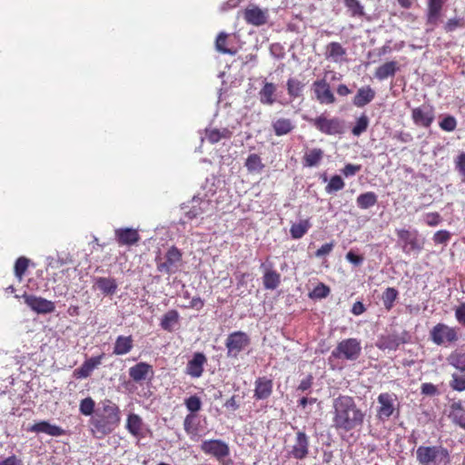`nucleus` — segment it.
I'll return each instance as SVG.
<instances>
[{
	"mask_svg": "<svg viewBox=\"0 0 465 465\" xmlns=\"http://www.w3.org/2000/svg\"><path fill=\"white\" fill-rule=\"evenodd\" d=\"M121 422L119 406L109 399L99 403L94 414L90 418L88 425L91 435L98 440L113 433Z\"/></svg>",
	"mask_w": 465,
	"mask_h": 465,
	"instance_id": "obj_1",
	"label": "nucleus"
},
{
	"mask_svg": "<svg viewBox=\"0 0 465 465\" xmlns=\"http://www.w3.org/2000/svg\"><path fill=\"white\" fill-rule=\"evenodd\" d=\"M333 426L350 431L363 424L365 413L357 406L353 397L340 395L333 401Z\"/></svg>",
	"mask_w": 465,
	"mask_h": 465,
	"instance_id": "obj_2",
	"label": "nucleus"
},
{
	"mask_svg": "<svg viewBox=\"0 0 465 465\" xmlns=\"http://www.w3.org/2000/svg\"><path fill=\"white\" fill-rule=\"evenodd\" d=\"M420 465H450V455L442 445L420 446L416 450Z\"/></svg>",
	"mask_w": 465,
	"mask_h": 465,
	"instance_id": "obj_3",
	"label": "nucleus"
},
{
	"mask_svg": "<svg viewBox=\"0 0 465 465\" xmlns=\"http://www.w3.org/2000/svg\"><path fill=\"white\" fill-rule=\"evenodd\" d=\"M361 354V341L357 338H348L341 341L332 350L331 357L349 361H355Z\"/></svg>",
	"mask_w": 465,
	"mask_h": 465,
	"instance_id": "obj_4",
	"label": "nucleus"
},
{
	"mask_svg": "<svg viewBox=\"0 0 465 465\" xmlns=\"http://www.w3.org/2000/svg\"><path fill=\"white\" fill-rule=\"evenodd\" d=\"M402 252L405 254L420 253L424 247V240L417 230L396 229L395 231Z\"/></svg>",
	"mask_w": 465,
	"mask_h": 465,
	"instance_id": "obj_5",
	"label": "nucleus"
},
{
	"mask_svg": "<svg viewBox=\"0 0 465 465\" xmlns=\"http://www.w3.org/2000/svg\"><path fill=\"white\" fill-rule=\"evenodd\" d=\"M251 343L249 335L242 331L230 333L225 341L228 358H237Z\"/></svg>",
	"mask_w": 465,
	"mask_h": 465,
	"instance_id": "obj_6",
	"label": "nucleus"
},
{
	"mask_svg": "<svg viewBox=\"0 0 465 465\" xmlns=\"http://www.w3.org/2000/svg\"><path fill=\"white\" fill-rule=\"evenodd\" d=\"M182 257L183 254L177 247H170L166 252L163 259L160 257L156 258L155 261L157 271L166 274L174 273L179 267Z\"/></svg>",
	"mask_w": 465,
	"mask_h": 465,
	"instance_id": "obj_7",
	"label": "nucleus"
},
{
	"mask_svg": "<svg viewBox=\"0 0 465 465\" xmlns=\"http://www.w3.org/2000/svg\"><path fill=\"white\" fill-rule=\"evenodd\" d=\"M53 271L51 281L53 282H62L67 283L71 277V268L66 266V262L59 256H49L47 258L46 271Z\"/></svg>",
	"mask_w": 465,
	"mask_h": 465,
	"instance_id": "obj_8",
	"label": "nucleus"
},
{
	"mask_svg": "<svg viewBox=\"0 0 465 465\" xmlns=\"http://www.w3.org/2000/svg\"><path fill=\"white\" fill-rule=\"evenodd\" d=\"M430 340L437 345L454 343L459 340L458 329L445 323H437L430 331Z\"/></svg>",
	"mask_w": 465,
	"mask_h": 465,
	"instance_id": "obj_9",
	"label": "nucleus"
},
{
	"mask_svg": "<svg viewBox=\"0 0 465 465\" xmlns=\"http://www.w3.org/2000/svg\"><path fill=\"white\" fill-rule=\"evenodd\" d=\"M201 450L221 461L230 455L229 445L219 439L204 440L200 445Z\"/></svg>",
	"mask_w": 465,
	"mask_h": 465,
	"instance_id": "obj_10",
	"label": "nucleus"
},
{
	"mask_svg": "<svg viewBox=\"0 0 465 465\" xmlns=\"http://www.w3.org/2000/svg\"><path fill=\"white\" fill-rule=\"evenodd\" d=\"M397 396L394 393L382 392L378 398L379 406L376 411V417L381 421L389 420L395 411Z\"/></svg>",
	"mask_w": 465,
	"mask_h": 465,
	"instance_id": "obj_11",
	"label": "nucleus"
},
{
	"mask_svg": "<svg viewBox=\"0 0 465 465\" xmlns=\"http://www.w3.org/2000/svg\"><path fill=\"white\" fill-rule=\"evenodd\" d=\"M310 123L321 133L327 135H335L342 133V125L338 118H327L321 114L310 119Z\"/></svg>",
	"mask_w": 465,
	"mask_h": 465,
	"instance_id": "obj_12",
	"label": "nucleus"
},
{
	"mask_svg": "<svg viewBox=\"0 0 465 465\" xmlns=\"http://www.w3.org/2000/svg\"><path fill=\"white\" fill-rule=\"evenodd\" d=\"M310 451V440L304 431L299 430L296 432L293 444L288 451V457L295 460H304L309 455Z\"/></svg>",
	"mask_w": 465,
	"mask_h": 465,
	"instance_id": "obj_13",
	"label": "nucleus"
},
{
	"mask_svg": "<svg viewBox=\"0 0 465 465\" xmlns=\"http://www.w3.org/2000/svg\"><path fill=\"white\" fill-rule=\"evenodd\" d=\"M411 119L417 126L429 128L435 119L434 107L430 104H422L413 108Z\"/></svg>",
	"mask_w": 465,
	"mask_h": 465,
	"instance_id": "obj_14",
	"label": "nucleus"
},
{
	"mask_svg": "<svg viewBox=\"0 0 465 465\" xmlns=\"http://www.w3.org/2000/svg\"><path fill=\"white\" fill-rule=\"evenodd\" d=\"M25 303L34 312L39 314L54 312L55 310L54 302L40 296L33 294H23Z\"/></svg>",
	"mask_w": 465,
	"mask_h": 465,
	"instance_id": "obj_15",
	"label": "nucleus"
},
{
	"mask_svg": "<svg viewBox=\"0 0 465 465\" xmlns=\"http://www.w3.org/2000/svg\"><path fill=\"white\" fill-rule=\"evenodd\" d=\"M316 100L322 104H334L336 98L331 90L329 83L325 79L316 80L312 85Z\"/></svg>",
	"mask_w": 465,
	"mask_h": 465,
	"instance_id": "obj_16",
	"label": "nucleus"
},
{
	"mask_svg": "<svg viewBox=\"0 0 465 465\" xmlns=\"http://www.w3.org/2000/svg\"><path fill=\"white\" fill-rule=\"evenodd\" d=\"M125 429L134 438L141 440L146 437L150 430L143 419L136 413H129L126 418Z\"/></svg>",
	"mask_w": 465,
	"mask_h": 465,
	"instance_id": "obj_17",
	"label": "nucleus"
},
{
	"mask_svg": "<svg viewBox=\"0 0 465 465\" xmlns=\"http://www.w3.org/2000/svg\"><path fill=\"white\" fill-rule=\"evenodd\" d=\"M207 363V357L203 352H194L192 359L188 361L185 368V373L192 378H200Z\"/></svg>",
	"mask_w": 465,
	"mask_h": 465,
	"instance_id": "obj_18",
	"label": "nucleus"
},
{
	"mask_svg": "<svg viewBox=\"0 0 465 465\" xmlns=\"http://www.w3.org/2000/svg\"><path fill=\"white\" fill-rule=\"evenodd\" d=\"M104 358V353H101L97 356L91 357L84 361L81 367L74 369L73 376L75 379H86L88 378L94 369L102 364Z\"/></svg>",
	"mask_w": 465,
	"mask_h": 465,
	"instance_id": "obj_19",
	"label": "nucleus"
},
{
	"mask_svg": "<svg viewBox=\"0 0 465 465\" xmlns=\"http://www.w3.org/2000/svg\"><path fill=\"white\" fill-rule=\"evenodd\" d=\"M114 237L120 246L135 245L141 239L138 231L133 228L115 229Z\"/></svg>",
	"mask_w": 465,
	"mask_h": 465,
	"instance_id": "obj_20",
	"label": "nucleus"
},
{
	"mask_svg": "<svg viewBox=\"0 0 465 465\" xmlns=\"http://www.w3.org/2000/svg\"><path fill=\"white\" fill-rule=\"evenodd\" d=\"M267 17V11L262 10L256 5H250L243 12V18L246 23L255 26L266 24Z\"/></svg>",
	"mask_w": 465,
	"mask_h": 465,
	"instance_id": "obj_21",
	"label": "nucleus"
},
{
	"mask_svg": "<svg viewBox=\"0 0 465 465\" xmlns=\"http://www.w3.org/2000/svg\"><path fill=\"white\" fill-rule=\"evenodd\" d=\"M406 333L401 336L397 333H389L386 335H382L377 343V346L381 350H391L395 351L401 344L406 343L408 341L405 338Z\"/></svg>",
	"mask_w": 465,
	"mask_h": 465,
	"instance_id": "obj_22",
	"label": "nucleus"
},
{
	"mask_svg": "<svg viewBox=\"0 0 465 465\" xmlns=\"http://www.w3.org/2000/svg\"><path fill=\"white\" fill-rule=\"evenodd\" d=\"M28 431L35 433H45L53 437H59L64 435L65 431L61 427L51 424L46 420H42L33 424L27 429Z\"/></svg>",
	"mask_w": 465,
	"mask_h": 465,
	"instance_id": "obj_23",
	"label": "nucleus"
},
{
	"mask_svg": "<svg viewBox=\"0 0 465 465\" xmlns=\"http://www.w3.org/2000/svg\"><path fill=\"white\" fill-rule=\"evenodd\" d=\"M254 386L253 397L256 400H266L272 393V381L265 376L257 378Z\"/></svg>",
	"mask_w": 465,
	"mask_h": 465,
	"instance_id": "obj_24",
	"label": "nucleus"
},
{
	"mask_svg": "<svg viewBox=\"0 0 465 465\" xmlns=\"http://www.w3.org/2000/svg\"><path fill=\"white\" fill-rule=\"evenodd\" d=\"M149 375H153V370L147 362L141 361L129 369V376L135 382L144 381Z\"/></svg>",
	"mask_w": 465,
	"mask_h": 465,
	"instance_id": "obj_25",
	"label": "nucleus"
},
{
	"mask_svg": "<svg viewBox=\"0 0 465 465\" xmlns=\"http://www.w3.org/2000/svg\"><path fill=\"white\" fill-rule=\"evenodd\" d=\"M277 85L271 82H264L262 87L259 91V100L262 104L272 105L276 98Z\"/></svg>",
	"mask_w": 465,
	"mask_h": 465,
	"instance_id": "obj_26",
	"label": "nucleus"
},
{
	"mask_svg": "<svg viewBox=\"0 0 465 465\" xmlns=\"http://www.w3.org/2000/svg\"><path fill=\"white\" fill-rule=\"evenodd\" d=\"M183 430L193 440H198L201 437L200 421L196 414L189 413L185 416Z\"/></svg>",
	"mask_w": 465,
	"mask_h": 465,
	"instance_id": "obj_27",
	"label": "nucleus"
},
{
	"mask_svg": "<svg viewBox=\"0 0 465 465\" xmlns=\"http://www.w3.org/2000/svg\"><path fill=\"white\" fill-rule=\"evenodd\" d=\"M375 91L370 85L363 86L358 90L352 103L356 107L362 108L370 104L375 98Z\"/></svg>",
	"mask_w": 465,
	"mask_h": 465,
	"instance_id": "obj_28",
	"label": "nucleus"
},
{
	"mask_svg": "<svg viewBox=\"0 0 465 465\" xmlns=\"http://www.w3.org/2000/svg\"><path fill=\"white\" fill-rule=\"evenodd\" d=\"M346 54V49L338 42H331L326 45L325 57L334 63H341Z\"/></svg>",
	"mask_w": 465,
	"mask_h": 465,
	"instance_id": "obj_29",
	"label": "nucleus"
},
{
	"mask_svg": "<svg viewBox=\"0 0 465 465\" xmlns=\"http://www.w3.org/2000/svg\"><path fill=\"white\" fill-rule=\"evenodd\" d=\"M446 0H428L427 23L436 25Z\"/></svg>",
	"mask_w": 465,
	"mask_h": 465,
	"instance_id": "obj_30",
	"label": "nucleus"
},
{
	"mask_svg": "<svg viewBox=\"0 0 465 465\" xmlns=\"http://www.w3.org/2000/svg\"><path fill=\"white\" fill-rule=\"evenodd\" d=\"M272 128L276 136H283L291 134L295 125L291 119L281 117L272 122Z\"/></svg>",
	"mask_w": 465,
	"mask_h": 465,
	"instance_id": "obj_31",
	"label": "nucleus"
},
{
	"mask_svg": "<svg viewBox=\"0 0 465 465\" xmlns=\"http://www.w3.org/2000/svg\"><path fill=\"white\" fill-rule=\"evenodd\" d=\"M449 365L465 373V349H456L452 351L447 357Z\"/></svg>",
	"mask_w": 465,
	"mask_h": 465,
	"instance_id": "obj_32",
	"label": "nucleus"
},
{
	"mask_svg": "<svg viewBox=\"0 0 465 465\" xmlns=\"http://www.w3.org/2000/svg\"><path fill=\"white\" fill-rule=\"evenodd\" d=\"M180 314L176 310H169L165 312L160 322V326L163 331L172 332L174 331V327L179 324Z\"/></svg>",
	"mask_w": 465,
	"mask_h": 465,
	"instance_id": "obj_33",
	"label": "nucleus"
},
{
	"mask_svg": "<svg viewBox=\"0 0 465 465\" xmlns=\"http://www.w3.org/2000/svg\"><path fill=\"white\" fill-rule=\"evenodd\" d=\"M134 347L132 336L120 335L114 342L113 353L115 355H124L131 351Z\"/></svg>",
	"mask_w": 465,
	"mask_h": 465,
	"instance_id": "obj_34",
	"label": "nucleus"
},
{
	"mask_svg": "<svg viewBox=\"0 0 465 465\" xmlns=\"http://www.w3.org/2000/svg\"><path fill=\"white\" fill-rule=\"evenodd\" d=\"M305 84L296 77H290L286 82L287 94L292 100L302 96Z\"/></svg>",
	"mask_w": 465,
	"mask_h": 465,
	"instance_id": "obj_35",
	"label": "nucleus"
},
{
	"mask_svg": "<svg viewBox=\"0 0 465 465\" xmlns=\"http://www.w3.org/2000/svg\"><path fill=\"white\" fill-rule=\"evenodd\" d=\"M398 70L399 67L397 62L390 61L377 67L374 75L379 80H384L388 77L394 76Z\"/></svg>",
	"mask_w": 465,
	"mask_h": 465,
	"instance_id": "obj_36",
	"label": "nucleus"
},
{
	"mask_svg": "<svg viewBox=\"0 0 465 465\" xmlns=\"http://www.w3.org/2000/svg\"><path fill=\"white\" fill-rule=\"evenodd\" d=\"M94 284L104 295H112L117 290V283L114 278L98 277L95 279Z\"/></svg>",
	"mask_w": 465,
	"mask_h": 465,
	"instance_id": "obj_37",
	"label": "nucleus"
},
{
	"mask_svg": "<svg viewBox=\"0 0 465 465\" xmlns=\"http://www.w3.org/2000/svg\"><path fill=\"white\" fill-rule=\"evenodd\" d=\"M324 155L323 150L321 148H313L306 152L302 157V163L305 167L317 166L322 160Z\"/></svg>",
	"mask_w": 465,
	"mask_h": 465,
	"instance_id": "obj_38",
	"label": "nucleus"
},
{
	"mask_svg": "<svg viewBox=\"0 0 465 465\" xmlns=\"http://www.w3.org/2000/svg\"><path fill=\"white\" fill-rule=\"evenodd\" d=\"M263 286L267 290H275L281 283V274L275 270L267 269L262 277Z\"/></svg>",
	"mask_w": 465,
	"mask_h": 465,
	"instance_id": "obj_39",
	"label": "nucleus"
},
{
	"mask_svg": "<svg viewBox=\"0 0 465 465\" xmlns=\"http://www.w3.org/2000/svg\"><path fill=\"white\" fill-rule=\"evenodd\" d=\"M312 224L308 219L301 220L297 223H293L290 228V233L292 239L298 240L303 237Z\"/></svg>",
	"mask_w": 465,
	"mask_h": 465,
	"instance_id": "obj_40",
	"label": "nucleus"
},
{
	"mask_svg": "<svg viewBox=\"0 0 465 465\" xmlns=\"http://www.w3.org/2000/svg\"><path fill=\"white\" fill-rule=\"evenodd\" d=\"M377 202L378 197L374 192L361 193L356 199L358 207L364 210L374 206Z\"/></svg>",
	"mask_w": 465,
	"mask_h": 465,
	"instance_id": "obj_41",
	"label": "nucleus"
},
{
	"mask_svg": "<svg viewBox=\"0 0 465 465\" xmlns=\"http://www.w3.org/2000/svg\"><path fill=\"white\" fill-rule=\"evenodd\" d=\"M244 165L247 168L248 172L251 173H261L264 168V164L262 162V158L257 153L249 154L248 157L246 158Z\"/></svg>",
	"mask_w": 465,
	"mask_h": 465,
	"instance_id": "obj_42",
	"label": "nucleus"
},
{
	"mask_svg": "<svg viewBox=\"0 0 465 465\" xmlns=\"http://www.w3.org/2000/svg\"><path fill=\"white\" fill-rule=\"evenodd\" d=\"M228 38H229L228 34H226L224 32L220 33L217 35L216 40H215V48L218 52H220L222 54H235L236 49L230 48L228 46Z\"/></svg>",
	"mask_w": 465,
	"mask_h": 465,
	"instance_id": "obj_43",
	"label": "nucleus"
},
{
	"mask_svg": "<svg viewBox=\"0 0 465 465\" xmlns=\"http://www.w3.org/2000/svg\"><path fill=\"white\" fill-rule=\"evenodd\" d=\"M399 296V292L394 287H388L384 290L381 295V301L384 308L391 311L394 306V302Z\"/></svg>",
	"mask_w": 465,
	"mask_h": 465,
	"instance_id": "obj_44",
	"label": "nucleus"
},
{
	"mask_svg": "<svg viewBox=\"0 0 465 465\" xmlns=\"http://www.w3.org/2000/svg\"><path fill=\"white\" fill-rule=\"evenodd\" d=\"M232 133L228 129H212L206 131V137L211 143H216L223 138H230Z\"/></svg>",
	"mask_w": 465,
	"mask_h": 465,
	"instance_id": "obj_45",
	"label": "nucleus"
},
{
	"mask_svg": "<svg viewBox=\"0 0 465 465\" xmlns=\"http://www.w3.org/2000/svg\"><path fill=\"white\" fill-rule=\"evenodd\" d=\"M95 401L91 397L81 400L79 404V411L84 416H93L95 412Z\"/></svg>",
	"mask_w": 465,
	"mask_h": 465,
	"instance_id": "obj_46",
	"label": "nucleus"
},
{
	"mask_svg": "<svg viewBox=\"0 0 465 465\" xmlns=\"http://www.w3.org/2000/svg\"><path fill=\"white\" fill-rule=\"evenodd\" d=\"M450 387L456 391H465V373L454 372L451 375V380L450 381Z\"/></svg>",
	"mask_w": 465,
	"mask_h": 465,
	"instance_id": "obj_47",
	"label": "nucleus"
},
{
	"mask_svg": "<svg viewBox=\"0 0 465 465\" xmlns=\"http://www.w3.org/2000/svg\"><path fill=\"white\" fill-rule=\"evenodd\" d=\"M345 186V183L340 175H333L330 179L328 184L325 186L327 193H333L340 190H342Z\"/></svg>",
	"mask_w": 465,
	"mask_h": 465,
	"instance_id": "obj_48",
	"label": "nucleus"
},
{
	"mask_svg": "<svg viewBox=\"0 0 465 465\" xmlns=\"http://www.w3.org/2000/svg\"><path fill=\"white\" fill-rule=\"evenodd\" d=\"M343 2L351 16H362L364 15L363 6L359 0H343Z\"/></svg>",
	"mask_w": 465,
	"mask_h": 465,
	"instance_id": "obj_49",
	"label": "nucleus"
},
{
	"mask_svg": "<svg viewBox=\"0 0 465 465\" xmlns=\"http://www.w3.org/2000/svg\"><path fill=\"white\" fill-rule=\"evenodd\" d=\"M330 287L323 282H320L313 288L312 292H310V297L312 299H324L330 294Z\"/></svg>",
	"mask_w": 465,
	"mask_h": 465,
	"instance_id": "obj_50",
	"label": "nucleus"
},
{
	"mask_svg": "<svg viewBox=\"0 0 465 465\" xmlns=\"http://www.w3.org/2000/svg\"><path fill=\"white\" fill-rule=\"evenodd\" d=\"M184 405L191 413L195 414L202 408V401L197 395H192L184 400Z\"/></svg>",
	"mask_w": 465,
	"mask_h": 465,
	"instance_id": "obj_51",
	"label": "nucleus"
},
{
	"mask_svg": "<svg viewBox=\"0 0 465 465\" xmlns=\"http://www.w3.org/2000/svg\"><path fill=\"white\" fill-rule=\"evenodd\" d=\"M368 125H369V118L365 114L361 115L357 119L356 124L351 130L352 134L355 136L361 135L362 133H364L367 130Z\"/></svg>",
	"mask_w": 465,
	"mask_h": 465,
	"instance_id": "obj_52",
	"label": "nucleus"
},
{
	"mask_svg": "<svg viewBox=\"0 0 465 465\" xmlns=\"http://www.w3.org/2000/svg\"><path fill=\"white\" fill-rule=\"evenodd\" d=\"M29 265V260L25 257H19L15 263V274L22 280L25 272H26Z\"/></svg>",
	"mask_w": 465,
	"mask_h": 465,
	"instance_id": "obj_53",
	"label": "nucleus"
},
{
	"mask_svg": "<svg viewBox=\"0 0 465 465\" xmlns=\"http://www.w3.org/2000/svg\"><path fill=\"white\" fill-rule=\"evenodd\" d=\"M454 411V421L462 429L465 430V411L460 403H454L452 405Z\"/></svg>",
	"mask_w": 465,
	"mask_h": 465,
	"instance_id": "obj_54",
	"label": "nucleus"
},
{
	"mask_svg": "<svg viewBox=\"0 0 465 465\" xmlns=\"http://www.w3.org/2000/svg\"><path fill=\"white\" fill-rule=\"evenodd\" d=\"M439 126L445 132H453L457 127V120L452 115H447L439 123Z\"/></svg>",
	"mask_w": 465,
	"mask_h": 465,
	"instance_id": "obj_55",
	"label": "nucleus"
},
{
	"mask_svg": "<svg viewBox=\"0 0 465 465\" xmlns=\"http://www.w3.org/2000/svg\"><path fill=\"white\" fill-rule=\"evenodd\" d=\"M451 238V233L447 230H440L433 235L435 244H446Z\"/></svg>",
	"mask_w": 465,
	"mask_h": 465,
	"instance_id": "obj_56",
	"label": "nucleus"
},
{
	"mask_svg": "<svg viewBox=\"0 0 465 465\" xmlns=\"http://www.w3.org/2000/svg\"><path fill=\"white\" fill-rule=\"evenodd\" d=\"M361 164L347 163L341 170V173L344 176L349 177L355 175L358 172L361 171Z\"/></svg>",
	"mask_w": 465,
	"mask_h": 465,
	"instance_id": "obj_57",
	"label": "nucleus"
},
{
	"mask_svg": "<svg viewBox=\"0 0 465 465\" xmlns=\"http://www.w3.org/2000/svg\"><path fill=\"white\" fill-rule=\"evenodd\" d=\"M346 260L354 266H360L363 262L364 257L355 253L353 251H350L346 254Z\"/></svg>",
	"mask_w": 465,
	"mask_h": 465,
	"instance_id": "obj_58",
	"label": "nucleus"
},
{
	"mask_svg": "<svg viewBox=\"0 0 465 465\" xmlns=\"http://www.w3.org/2000/svg\"><path fill=\"white\" fill-rule=\"evenodd\" d=\"M455 318L457 322L465 327V302H461L455 309Z\"/></svg>",
	"mask_w": 465,
	"mask_h": 465,
	"instance_id": "obj_59",
	"label": "nucleus"
},
{
	"mask_svg": "<svg viewBox=\"0 0 465 465\" xmlns=\"http://www.w3.org/2000/svg\"><path fill=\"white\" fill-rule=\"evenodd\" d=\"M313 384V376L312 374L307 375L304 379H302L300 384L297 387V391H301L302 392L310 390Z\"/></svg>",
	"mask_w": 465,
	"mask_h": 465,
	"instance_id": "obj_60",
	"label": "nucleus"
},
{
	"mask_svg": "<svg viewBox=\"0 0 465 465\" xmlns=\"http://www.w3.org/2000/svg\"><path fill=\"white\" fill-rule=\"evenodd\" d=\"M425 222L429 226H436L441 222L439 213H429L425 216Z\"/></svg>",
	"mask_w": 465,
	"mask_h": 465,
	"instance_id": "obj_61",
	"label": "nucleus"
},
{
	"mask_svg": "<svg viewBox=\"0 0 465 465\" xmlns=\"http://www.w3.org/2000/svg\"><path fill=\"white\" fill-rule=\"evenodd\" d=\"M421 393L424 395L433 396L437 393V387L430 382L422 383L420 386Z\"/></svg>",
	"mask_w": 465,
	"mask_h": 465,
	"instance_id": "obj_62",
	"label": "nucleus"
},
{
	"mask_svg": "<svg viewBox=\"0 0 465 465\" xmlns=\"http://www.w3.org/2000/svg\"><path fill=\"white\" fill-rule=\"evenodd\" d=\"M333 242H328V243H325L323 245L321 246V248H319L316 252H315V256L316 257H322L324 255H327L329 254L332 249H333Z\"/></svg>",
	"mask_w": 465,
	"mask_h": 465,
	"instance_id": "obj_63",
	"label": "nucleus"
},
{
	"mask_svg": "<svg viewBox=\"0 0 465 465\" xmlns=\"http://www.w3.org/2000/svg\"><path fill=\"white\" fill-rule=\"evenodd\" d=\"M0 465H24L23 460L15 454L0 461Z\"/></svg>",
	"mask_w": 465,
	"mask_h": 465,
	"instance_id": "obj_64",
	"label": "nucleus"
}]
</instances>
